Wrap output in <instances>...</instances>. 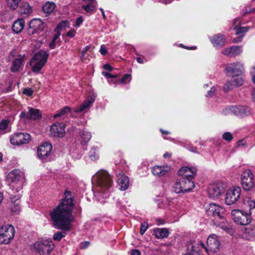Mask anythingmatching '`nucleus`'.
Segmentation results:
<instances>
[{"label": "nucleus", "mask_w": 255, "mask_h": 255, "mask_svg": "<svg viewBox=\"0 0 255 255\" xmlns=\"http://www.w3.org/2000/svg\"><path fill=\"white\" fill-rule=\"evenodd\" d=\"M74 199L70 191L66 190L60 204L49 213L50 220L53 225L62 232H57L53 239L60 241L65 237L66 233L64 231H69L71 228V223L74 220L73 210L74 208Z\"/></svg>", "instance_id": "f257e3e1"}, {"label": "nucleus", "mask_w": 255, "mask_h": 255, "mask_svg": "<svg viewBox=\"0 0 255 255\" xmlns=\"http://www.w3.org/2000/svg\"><path fill=\"white\" fill-rule=\"evenodd\" d=\"M93 190L102 197L107 198L113 185L112 177L106 170H100L92 178Z\"/></svg>", "instance_id": "f03ea898"}, {"label": "nucleus", "mask_w": 255, "mask_h": 255, "mask_svg": "<svg viewBox=\"0 0 255 255\" xmlns=\"http://www.w3.org/2000/svg\"><path fill=\"white\" fill-rule=\"evenodd\" d=\"M206 212L208 216H213L215 219L213 223L229 234H233V230L230 225L224 218V209L220 206L214 203L210 204L206 207Z\"/></svg>", "instance_id": "7ed1b4c3"}, {"label": "nucleus", "mask_w": 255, "mask_h": 255, "mask_svg": "<svg viewBox=\"0 0 255 255\" xmlns=\"http://www.w3.org/2000/svg\"><path fill=\"white\" fill-rule=\"evenodd\" d=\"M243 204L245 208L249 209V212L239 209L233 210L232 211L231 215L232 220L237 224L247 225L252 221L250 210L255 208V201L252 200L250 198H246L243 201Z\"/></svg>", "instance_id": "20e7f679"}, {"label": "nucleus", "mask_w": 255, "mask_h": 255, "mask_svg": "<svg viewBox=\"0 0 255 255\" xmlns=\"http://www.w3.org/2000/svg\"><path fill=\"white\" fill-rule=\"evenodd\" d=\"M48 56L49 53L44 50H40L35 54L30 62L32 71L36 73H39L47 62Z\"/></svg>", "instance_id": "39448f33"}, {"label": "nucleus", "mask_w": 255, "mask_h": 255, "mask_svg": "<svg viewBox=\"0 0 255 255\" xmlns=\"http://www.w3.org/2000/svg\"><path fill=\"white\" fill-rule=\"evenodd\" d=\"M54 248L51 239L42 240L31 245L30 249L40 255H48Z\"/></svg>", "instance_id": "423d86ee"}, {"label": "nucleus", "mask_w": 255, "mask_h": 255, "mask_svg": "<svg viewBox=\"0 0 255 255\" xmlns=\"http://www.w3.org/2000/svg\"><path fill=\"white\" fill-rule=\"evenodd\" d=\"M195 187V184L190 179L182 178L177 179L172 186V191L176 193H185L191 191Z\"/></svg>", "instance_id": "0eeeda50"}, {"label": "nucleus", "mask_w": 255, "mask_h": 255, "mask_svg": "<svg viewBox=\"0 0 255 255\" xmlns=\"http://www.w3.org/2000/svg\"><path fill=\"white\" fill-rule=\"evenodd\" d=\"M11 192L10 195L11 200V211L13 214H18L20 211V206L19 199L22 194V188L20 186H15L14 185H10Z\"/></svg>", "instance_id": "6e6552de"}, {"label": "nucleus", "mask_w": 255, "mask_h": 255, "mask_svg": "<svg viewBox=\"0 0 255 255\" xmlns=\"http://www.w3.org/2000/svg\"><path fill=\"white\" fill-rule=\"evenodd\" d=\"M15 235V229L10 224L0 225V244H8Z\"/></svg>", "instance_id": "1a4fd4ad"}, {"label": "nucleus", "mask_w": 255, "mask_h": 255, "mask_svg": "<svg viewBox=\"0 0 255 255\" xmlns=\"http://www.w3.org/2000/svg\"><path fill=\"white\" fill-rule=\"evenodd\" d=\"M206 244L207 246L206 247L202 242L200 243L201 248L205 249L208 254L215 253L219 251L220 243L218 237L215 234H212L208 237Z\"/></svg>", "instance_id": "9d476101"}, {"label": "nucleus", "mask_w": 255, "mask_h": 255, "mask_svg": "<svg viewBox=\"0 0 255 255\" xmlns=\"http://www.w3.org/2000/svg\"><path fill=\"white\" fill-rule=\"evenodd\" d=\"M241 184L243 189L246 191L250 190L255 184L254 176L250 169L244 170L241 174Z\"/></svg>", "instance_id": "9b49d317"}, {"label": "nucleus", "mask_w": 255, "mask_h": 255, "mask_svg": "<svg viewBox=\"0 0 255 255\" xmlns=\"http://www.w3.org/2000/svg\"><path fill=\"white\" fill-rule=\"evenodd\" d=\"M19 117L25 122L30 120H36L41 117V114L39 110L28 107L26 109L20 113Z\"/></svg>", "instance_id": "f8f14e48"}, {"label": "nucleus", "mask_w": 255, "mask_h": 255, "mask_svg": "<svg viewBox=\"0 0 255 255\" xmlns=\"http://www.w3.org/2000/svg\"><path fill=\"white\" fill-rule=\"evenodd\" d=\"M241 189L240 187H232L226 194L225 203L227 205H233L236 203L240 197Z\"/></svg>", "instance_id": "ddd939ff"}, {"label": "nucleus", "mask_w": 255, "mask_h": 255, "mask_svg": "<svg viewBox=\"0 0 255 255\" xmlns=\"http://www.w3.org/2000/svg\"><path fill=\"white\" fill-rule=\"evenodd\" d=\"M31 139V135L26 132H16L10 137V142L12 145H19L28 143Z\"/></svg>", "instance_id": "4468645a"}, {"label": "nucleus", "mask_w": 255, "mask_h": 255, "mask_svg": "<svg viewBox=\"0 0 255 255\" xmlns=\"http://www.w3.org/2000/svg\"><path fill=\"white\" fill-rule=\"evenodd\" d=\"M224 184L222 182L211 184L208 187V194L210 198H218L225 192Z\"/></svg>", "instance_id": "2eb2a0df"}, {"label": "nucleus", "mask_w": 255, "mask_h": 255, "mask_svg": "<svg viewBox=\"0 0 255 255\" xmlns=\"http://www.w3.org/2000/svg\"><path fill=\"white\" fill-rule=\"evenodd\" d=\"M168 207L171 212L179 215L184 212L185 204L182 200L175 198L169 200Z\"/></svg>", "instance_id": "dca6fc26"}, {"label": "nucleus", "mask_w": 255, "mask_h": 255, "mask_svg": "<svg viewBox=\"0 0 255 255\" xmlns=\"http://www.w3.org/2000/svg\"><path fill=\"white\" fill-rule=\"evenodd\" d=\"M225 71L227 74L234 76H240L244 71L242 63L239 62L228 64L225 68Z\"/></svg>", "instance_id": "f3484780"}, {"label": "nucleus", "mask_w": 255, "mask_h": 255, "mask_svg": "<svg viewBox=\"0 0 255 255\" xmlns=\"http://www.w3.org/2000/svg\"><path fill=\"white\" fill-rule=\"evenodd\" d=\"M52 147L51 144L45 142L37 148V155L43 161L49 160L48 156L50 155Z\"/></svg>", "instance_id": "a211bd4d"}, {"label": "nucleus", "mask_w": 255, "mask_h": 255, "mask_svg": "<svg viewBox=\"0 0 255 255\" xmlns=\"http://www.w3.org/2000/svg\"><path fill=\"white\" fill-rule=\"evenodd\" d=\"M228 110L231 113L240 117L248 116L251 113L250 108L245 106H231L229 107Z\"/></svg>", "instance_id": "6ab92c4d"}, {"label": "nucleus", "mask_w": 255, "mask_h": 255, "mask_svg": "<svg viewBox=\"0 0 255 255\" xmlns=\"http://www.w3.org/2000/svg\"><path fill=\"white\" fill-rule=\"evenodd\" d=\"M44 23L40 18H34L31 20L29 23V29L28 32L29 34H34L41 31L44 29Z\"/></svg>", "instance_id": "aec40b11"}, {"label": "nucleus", "mask_w": 255, "mask_h": 255, "mask_svg": "<svg viewBox=\"0 0 255 255\" xmlns=\"http://www.w3.org/2000/svg\"><path fill=\"white\" fill-rule=\"evenodd\" d=\"M65 125L63 123L53 124L50 127V134L55 137H63L65 134Z\"/></svg>", "instance_id": "412c9836"}, {"label": "nucleus", "mask_w": 255, "mask_h": 255, "mask_svg": "<svg viewBox=\"0 0 255 255\" xmlns=\"http://www.w3.org/2000/svg\"><path fill=\"white\" fill-rule=\"evenodd\" d=\"M117 182L121 191H126L129 185L128 177L122 172L117 173Z\"/></svg>", "instance_id": "4be33fe9"}, {"label": "nucleus", "mask_w": 255, "mask_h": 255, "mask_svg": "<svg viewBox=\"0 0 255 255\" xmlns=\"http://www.w3.org/2000/svg\"><path fill=\"white\" fill-rule=\"evenodd\" d=\"M201 248L200 243H187L186 252L183 255H199Z\"/></svg>", "instance_id": "5701e85b"}, {"label": "nucleus", "mask_w": 255, "mask_h": 255, "mask_svg": "<svg viewBox=\"0 0 255 255\" xmlns=\"http://www.w3.org/2000/svg\"><path fill=\"white\" fill-rule=\"evenodd\" d=\"M171 169V167L168 165H155L151 168L152 174L156 177H161L165 175Z\"/></svg>", "instance_id": "b1692460"}, {"label": "nucleus", "mask_w": 255, "mask_h": 255, "mask_svg": "<svg viewBox=\"0 0 255 255\" xmlns=\"http://www.w3.org/2000/svg\"><path fill=\"white\" fill-rule=\"evenodd\" d=\"M178 175L182 176V178L187 179H192L196 175V169L195 167L184 166L180 168L178 171Z\"/></svg>", "instance_id": "393cba45"}, {"label": "nucleus", "mask_w": 255, "mask_h": 255, "mask_svg": "<svg viewBox=\"0 0 255 255\" xmlns=\"http://www.w3.org/2000/svg\"><path fill=\"white\" fill-rule=\"evenodd\" d=\"M96 96L94 94L89 96L82 104L74 109V112L76 113L82 112L90 108L94 102Z\"/></svg>", "instance_id": "a878e982"}, {"label": "nucleus", "mask_w": 255, "mask_h": 255, "mask_svg": "<svg viewBox=\"0 0 255 255\" xmlns=\"http://www.w3.org/2000/svg\"><path fill=\"white\" fill-rule=\"evenodd\" d=\"M243 51L242 47L240 46H233L223 50L222 53L228 56L235 57L240 55Z\"/></svg>", "instance_id": "bb28decb"}, {"label": "nucleus", "mask_w": 255, "mask_h": 255, "mask_svg": "<svg viewBox=\"0 0 255 255\" xmlns=\"http://www.w3.org/2000/svg\"><path fill=\"white\" fill-rule=\"evenodd\" d=\"M210 40L214 47L219 49L225 44L226 38L224 35L218 34L213 36Z\"/></svg>", "instance_id": "cd10ccee"}, {"label": "nucleus", "mask_w": 255, "mask_h": 255, "mask_svg": "<svg viewBox=\"0 0 255 255\" xmlns=\"http://www.w3.org/2000/svg\"><path fill=\"white\" fill-rule=\"evenodd\" d=\"M23 176V174L20 170L15 169L10 171L7 176V179L12 183L17 184Z\"/></svg>", "instance_id": "c85d7f7f"}, {"label": "nucleus", "mask_w": 255, "mask_h": 255, "mask_svg": "<svg viewBox=\"0 0 255 255\" xmlns=\"http://www.w3.org/2000/svg\"><path fill=\"white\" fill-rule=\"evenodd\" d=\"M24 55H18L12 62L10 70L13 72L18 71L24 62Z\"/></svg>", "instance_id": "c756f323"}, {"label": "nucleus", "mask_w": 255, "mask_h": 255, "mask_svg": "<svg viewBox=\"0 0 255 255\" xmlns=\"http://www.w3.org/2000/svg\"><path fill=\"white\" fill-rule=\"evenodd\" d=\"M242 236L246 240L252 239L255 237V227L249 226L244 228Z\"/></svg>", "instance_id": "7c9ffc66"}, {"label": "nucleus", "mask_w": 255, "mask_h": 255, "mask_svg": "<svg viewBox=\"0 0 255 255\" xmlns=\"http://www.w3.org/2000/svg\"><path fill=\"white\" fill-rule=\"evenodd\" d=\"M153 231L155 236L157 239L165 238L169 235L168 230L166 228H156L154 229Z\"/></svg>", "instance_id": "2f4dec72"}, {"label": "nucleus", "mask_w": 255, "mask_h": 255, "mask_svg": "<svg viewBox=\"0 0 255 255\" xmlns=\"http://www.w3.org/2000/svg\"><path fill=\"white\" fill-rule=\"evenodd\" d=\"M24 25V20L23 19H18L14 22L12 30L15 33H18L22 30Z\"/></svg>", "instance_id": "473e14b6"}, {"label": "nucleus", "mask_w": 255, "mask_h": 255, "mask_svg": "<svg viewBox=\"0 0 255 255\" xmlns=\"http://www.w3.org/2000/svg\"><path fill=\"white\" fill-rule=\"evenodd\" d=\"M68 113H71V115L72 117L74 116L73 113H72L71 108L69 107L66 106L62 108L61 110H60L58 113L54 115L53 117L54 118L61 117L66 115Z\"/></svg>", "instance_id": "72a5a7b5"}, {"label": "nucleus", "mask_w": 255, "mask_h": 255, "mask_svg": "<svg viewBox=\"0 0 255 255\" xmlns=\"http://www.w3.org/2000/svg\"><path fill=\"white\" fill-rule=\"evenodd\" d=\"M55 7V4L53 1H47L46 3L43 5V10L45 13H49L52 12Z\"/></svg>", "instance_id": "f704fd0d"}, {"label": "nucleus", "mask_w": 255, "mask_h": 255, "mask_svg": "<svg viewBox=\"0 0 255 255\" xmlns=\"http://www.w3.org/2000/svg\"><path fill=\"white\" fill-rule=\"evenodd\" d=\"M102 74L108 79V82L110 84H117L118 83L119 81L115 79L117 77L116 75H113L105 71L102 72Z\"/></svg>", "instance_id": "c9c22d12"}, {"label": "nucleus", "mask_w": 255, "mask_h": 255, "mask_svg": "<svg viewBox=\"0 0 255 255\" xmlns=\"http://www.w3.org/2000/svg\"><path fill=\"white\" fill-rule=\"evenodd\" d=\"M9 121L6 120H2L0 122V135L3 134L7 132Z\"/></svg>", "instance_id": "e433bc0d"}, {"label": "nucleus", "mask_w": 255, "mask_h": 255, "mask_svg": "<svg viewBox=\"0 0 255 255\" xmlns=\"http://www.w3.org/2000/svg\"><path fill=\"white\" fill-rule=\"evenodd\" d=\"M80 135L83 139V142H82V144H83V143H86L88 142L92 137L91 132L84 130L80 132Z\"/></svg>", "instance_id": "4c0bfd02"}, {"label": "nucleus", "mask_w": 255, "mask_h": 255, "mask_svg": "<svg viewBox=\"0 0 255 255\" xmlns=\"http://www.w3.org/2000/svg\"><path fill=\"white\" fill-rule=\"evenodd\" d=\"M19 10L22 14L28 15L31 12V8L28 3L24 2L20 6Z\"/></svg>", "instance_id": "58836bf2"}, {"label": "nucleus", "mask_w": 255, "mask_h": 255, "mask_svg": "<svg viewBox=\"0 0 255 255\" xmlns=\"http://www.w3.org/2000/svg\"><path fill=\"white\" fill-rule=\"evenodd\" d=\"M231 82L233 84L234 86L239 87L243 85L244 83V80L242 77L240 76H234L232 77Z\"/></svg>", "instance_id": "ea45409f"}, {"label": "nucleus", "mask_w": 255, "mask_h": 255, "mask_svg": "<svg viewBox=\"0 0 255 255\" xmlns=\"http://www.w3.org/2000/svg\"><path fill=\"white\" fill-rule=\"evenodd\" d=\"M89 157L92 160H96L99 158L98 149L96 147H93L89 151Z\"/></svg>", "instance_id": "a19ab883"}, {"label": "nucleus", "mask_w": 255, "mask_h": 255, "mask_svg": "<svg viewBox=\"0 0 255 255\" xmlns=\"http://www.w3.org/2000/svg\"><path fill=\"white\" fill-rule=\"evenodd\" d=\"M60 35V34L58 33L54 35L51 42L49 44V47L50 49H54L56 47L57 44H59V40L58 39Z\"/></svg>", "instance_id": "79ce46f5"}, {"label": "nucleus", "mask_w": 255, "mask_h": 255, "mask_svg": "<svg viewBox=\"0 0 255 255\" xmlns=\"http://www.w3.org/2000/svg\"><path fill=\"white\" fill-rule=\"evenodd\" d=\"M233 29L235 30V33L237 35L242 34V36L244 35V33H246L248 30L249 28L248 27H238L236 26H234L233 27Z\"/></svg>", "instance_id": "37998d69"}, {"label": "nucleus", "mask_w": 255, "mask_h": 255, "mask_svg": "<svg viewBox=\"0 0 255 255\" xmlns=\"http://www.w3.org/2000/svg\"><path fill=\"white\" fill-rule=\"evenodd\" d=\"M96 6L92 2L89 3L87 5L82 6V8L88 13H93L96 9Z\"/></svg>", "instance_id": "c03bdc74"}, {"label": "nucleus", "mask_w": 255, "mask_h": 255, "mask_svg": "<svg viewBox=\"0 0 255 255\" xmlns=\"http://www.w3.org/2000/svg\"><path fill=\"white\" fill-rule=\"evenodd\" d=\"M235 87L232 84L231 81H227L223 87V90L224 92L226 93L233 89Z\"/></svg>", "instance_id": "a18cd8bd"}, {"label": "nucleus", "mask_w": 255, "mask_h": 255, "mask_svg": "<svg viewBox=\"0 0 255 255\" xmlns=\"http://www.w3.org/2000/svg\"><path fill=\"white\" fill-rule=\"evenodd\" d=\"M222 138L226 141L230 142L232 140L233 136L230 132H225L222 135Z\"/></svg>", "instance_id": "49530a36"}, {"label": "nucleus", "mask_w": 255, "mask_h": 255, "mask_svg": "<svg viewBox=\"0 0 255 255\" xmlns=\"http://www.w3.org/2000/svg\"><path fill=\"white\" fill-rule=\"evenodd\" d=\"M70 23L68 20H63L58 24L57 26V29H63L66 27H69Z\"/></svg>", "instance_id": "de8ad7c7"}, {"label": "nucleus", "mask_w": 255, "mask_h": 255, "mask_svg": "<svg viewBox=\"0 0 255 255\" xmlns=\"http://www.w3.org/2000/svg\"><path fill=\"white\" fill-rule=\"evenodd\" d=\"M131 80V75L129 74H125L124 77L120 79V80L118 81L119 82H121V83H127L129 82Z\"/></svg>", "instance_id": "09e8293b"}, {"label": "nucleus", "mask_w": 255, "mask_h": 255, "mask_svg": "<svg viewBox=\"0 0 255 255\" xmlns=\"http://www.w3.org/2000/svg\"><path fill=\"white\" fill-rule=\"evenodd\" d=\"M148 228V225L147 222H143L141 223L140 228V234L143 235Z\"/></svg>", "instance_id": "8fccbe9b"}, {"label": "nucleus", "mask_w": 255, "mask_h": 255, "mask_svg": "<svg viewBox=\"0 0 255 255\" xmlns=\"http://www.w3.org/2000/svg\"><path fill=\"white\" fill-rule=\"evenodd\" d=\"M17 1H7V5L11 9H15L18 6Z\"/></svg>", "instance_id": "3c124183"}, {"label": "nucleus", "mask_w": 255, "mask_h": 255, "mask_svg": "<svg viewBox=\"0 0 255 255\" xmlns=\"http://www.w3.org/2000/svg\"><path fill=\"white\" fill-rule=\"evenodd\" d=\"M217 90L215 87H212L209 91L207 92L206 96L207 97H212L216 93Z\"/></svg>", "instance_id": "603ef678"}, {"label": "nucleus", "mask_w": 255, "mask_h": 255, "mask_svg": "<svg viewBox=\"0 0 255 255\" xmlns=\"http://www.w3.org/2000/svg\"><path fill=\"white\" fill-rule=\"evenodd\" d=\"M83 22V18L82 16H79L76 19L75 23L73 24V26L75 27H79Z\"/></svg>", "instance_id": "864d4df0"}, {"label": "nucleus", "mask_w": 255, "mask_h": 255, "mask_svg": "<svg viewBox=\"0 0 255 255\" xmlns=\"http://www.w3.org/2000/svg\"><path fill=\"white\" fill-rule=\"evenodd\" d=\"M76 31L74 29H71L66 33V36L69 38H73L75 36Z\"/></svg>", "instance_id": "5fc2aeb1"}, {"label": "nucleus", "mask_w": 255, "mask_h": 255, "mask_svg": "<svg viewBox=\"0 0 255 255\" xmlns=\"http://www.w3.org/2000/svg\"><path fill=\"white\" fill-rule=\"evenodd\" d=\"M33 93V90L31 88H25L24 89L23 93L28 96H30Z\"/></svg>", "instance_id": "6e6d98bb"}, {"label": "nucleus", "mask_w": 255, "mask_h": 255, "mask_svg": "<svg viewBox=\"0 0 255 255\" xmlns=\"http://www.w3.org/2000/svg\"><path fill=\"white\" fill-rule=\"evenodd\" d=\"M12 85V83L11 82H10L9 86L5 89V90H1V93H8L11 91V86Z\"/></svg>", "instance_id": "4d7b16f0"}, {"label": "nucleus", "mask_w": 255, "mask_h": 255, "mask_svg": "<svg viewBox=\"0 0 255 255\" xmlns=\"http://www.w3.org/2000/svg\"><path fill=\"white\" fill-rule=\"evenodd\" d=\"M100 52L102 55H105L107 53L108 51L106 47L102 46L100 48Z\"/></svg>", "instance_id": "13d9d810"}, {"label": "nucleus", "mask_w": 255, "mask_h": 255, "mask_svg": "<svg viewBox=\"0 0 255 255\" xmlns=\"http://www.w3.org/2000/svg\"><path fill=\"white\" fill-rule=\"evenodd\" d=\"M130 255H140V252L137 249H133L130 251Z\"/></svg>", "instance_id": "bf43d9fd"}, {"label": "nucleus", "mask_w": 255, "mask_h": 255, "mask_svg": "<svg viewBox=\"0 0 255 255\" xmlns=\"http://www.w3.org/2000/svg\"><path fill=\"white\" fill-rule=\"evenodd\" d=\"M186 148L191 152L194 153H198L197 148L194 146H187Z\"/></svg>", "instance_id": "052dcab7"}, {"label": "nucleus", "mask_w": 255, "mask_h": 255, "mask_svg": "<svg viewBox=\"0 0 255 255\" xmlns=\"http://www.w3.org/2000/svg\"><path fill=\"white\" fill-rule=\"evenodd\" d=\"M246 145V141L245 139H242L238 141V146H243Z\"/></svg>", "instance_id": "680f3d73"}, {"label": "nucleus", "mask_w": 255, "mask_h": 255, "mask_svg": "<svg viewBox=\"0 0 255 255\" xmlns=\"http://www.w3.org/2000/svg\"><path fill=\"white\" fill-rule=\"evenodd\" d=\"M103 68L105 70H108V71H111L113 69L112 67L109 65V64H105L104 65Z\"/></svg>", "instance_id": "e2e57ef3"}, {"label": "nucleus", "mask_w": 255, "mask_h": 255, "mask_svg": "<svg viewBox=\"0 0 255 255\" xmlns=\"http://www.w3.org/2000/svg\"><path fill=\"white\" fill-rule=\"evenodd\" d=\"M242 38V36H241V37H237L236 38H234L233 40V42H234V43L239 42L241 41Z\"/></svg>", "instance_id": "0e129e2a"}, {"label": "nucleus", "mask_w": 255, "mask_h": 255, "mask_svg": "<svg viewBox=\"0 0 255 255\" xmlns=\"http://www.w3.org/2000/svg\"><path fill=\"white\" fill-rule=\"evenodd\" d=\"M85 56V54L81 52V60L83 62H87Z\"/></svg>", "instance_id": "69168bd1"}, {"label": "nucleus", "mask_w": 255, "mask_h": 255, "mask_svg": "<svg viewBox=\"0 0 255 255\" xmlns=\"http://www.w3.org/2000/svg\"><path fill=\"white\" fill-rule=\"evenodd\" d=\"M252 99H253V101L254 103H255V89H254L253 90H252Z\"/></svg>", "instance_id": "338daca9"}, {"label": "nucleus", "mask_w": 255, "mask_h": 255, "mask_svg": "<svg viewBox=\"0 0 255 255\" xmlns=\"http://www.w3.org/2000/svg\"><path fill=\"white\" fill-rule=\"evenodd\" d=\"M255 11V8H251L250 7L249 8V9H247L246 11V13H251L254 12Z\"/></svg>", "instance_id": "774afa93"}]
</instances>
